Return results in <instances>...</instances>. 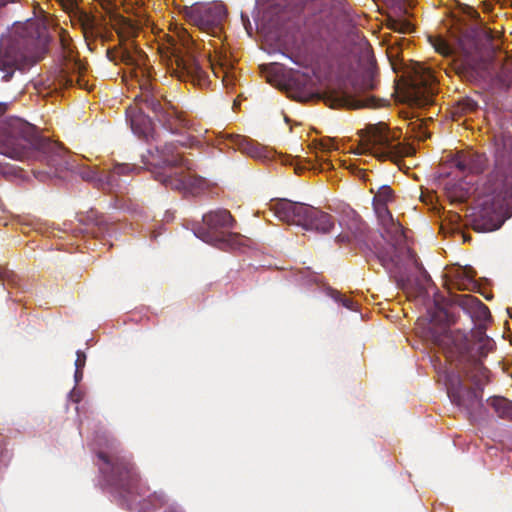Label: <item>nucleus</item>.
I'll return each instance as SVG.
<instances>
[{
	"label": "nucleus",
	"instance_id": "obj_19",
	"mask_svg": "<svg viewBox=\"0 0 512 512\" xmlns=\"http://www.w3.org/2000/svg\"><path fill=\"white\" fill-rule=\"evenodd\" d=\"M472 337L475 340L472 349L477 350L480 355H486L490 350L493 349V340L486 336L482 329H477L472 334Z\"/></svg>",
	"mask_w": 512,
	"mask_h": 512
},
{
	"label": "nucleus",
	"instance_id": "obj_17",
	"mask_svg": "<svg viewBox=\"0 0 512 512\" xmlns=\"http://www.w3.org/2000/svg\"><path fill=\"white\" fill-rule=\"evenodd\" d=\"M127 117L130 120L132 131L141 136L145 135L150 126V120L144 116L143 107H129L127 109Z\"/></svg>",
	"mask_w": 512,
	"mask_h": 512
},
{
	"label": "nucleus",
	"instance_id": "obj_25",
	"mask_svg": "<svg viewBox=\"0 0 512 512\" xmlns=\"http://www.w3.org/2000/svg\"><path fill=\"white\" fill-rule=\"evenodd\" d=\"M136 101L137 103L144 102L147 107H151L154 111H157L160 107L157 100L150 96H145V98L143 96H137Z\"/></svg>",
	"mask_w": 512,
	"mask_h": 512
},
{
	"label": "nucleus",
	"instance_id": "obj_20",
	"mask_svg": "<svg viewBox=\"0 0 512 512\" xmlns=\"http://www.w3.org/2000/svg\"><path fill=\"white\" fill-rule=\"evenodd\" d=\"M444 382L447 388V393L449 397L460 404L459 396H458V385L460 383L459 377L454 373L445 372Z\"/></svg>",
	"mask_w": 512,
	"mask_h": 512
},
{
	"label": "nucleus",
	"instance_id": "obj_7",
	"mask_svg": "<svg viewBox=\"0 0 512 512\" xmlns=\"http://www.w3.org/2000/svg\"><path fill=\"white\" fill-rule=\"evenodd\" d=\"M371 192L374 193V209L382 225L385 237L387 240L393 242V245H401L404 241L405 235L402 227L393 218L387 210V204L393 199V191L387 185L378 187H371Z\"/></svg>",
	"mask_w": 512,
	"mask_h": 512
},
{
	"label": "nucleus",
	"instance_id": "obj_21",
	"mask_svg": "<svg viewBox=\"0 0 512 512\" xmlns=\"http://www.w3.org/2000/svg\"><path fill=\"white\" fill-rule=\"evenodd\" d=\"M208 68L216 77H222L223 82H225L226 79L228 78V68L226 64L222 61L221 56L216 55L214 58L210 56L208 60Z\"/></svg>",
	"mask_w": 512,
	"mask_h": 512
},
{
	"label": "nucleus",
	"instance_id": "obj_26",
	"mask_svg": "<svg viewBox=\"0 0 512 512\" xmlns=\"http://www.w3.org/2000/svg\"><path fill=\"white\" fill-rule=\"evenodd\" d=\"M178 38L181 42V46L188 49L190 42L192 41L191 35L186 30L182 29L181 32L178 33Z\"/></svg>",
	"mask_w": 512,
	"mask_h": 512
},
{
	"label": "nucleus",
	"instance_id": "obj_1",
	"mask_svg": "<svg viewBox=\"0 0 512 512\" xmlns=\"http://www.w3.org/2000/svg\"><path fill=\"white\" fill-rule=\"evenodd\" d=\"M38 25V21L29 20L23 25L15 26L10 35L1 37L0 73L3 80L10 79L25 63L36 62L41 58L28 51L29 41H32L35 35L39 38L43 37V32Z\"/></svg>",
	"mask_w": 512,
	"mask_h": 512
},
{
	"label": "nucleus",
	"instance_id": "obj_31",
	"mask_svg": "<svg viewBox=\"0 0 512 512\" xmlns=\"http://www.w3.org/2000/svg\"><path fill=\"white\" fill-rule=\"evenodd\" d=\"M82 376V369H75L74 379L76 383H78L82 379Z\"/></svg>",
	"mask_w": 512,
	"mask_h": 512
},
{
	"label": "nucleus",
	"instance_id": "obj_38",
	"mask_svg": "<svg viewBox=\"0 0 512 512\" xmlns=\"http://www.w3.org/2000/svg\"><path fill=\"white\" fill-rule=\"evenodd\" d=\"M467 300H468V301H470V302H474V301H476V300H475L474 298H472V297H467Z\"/></svg>",
	"mask_w": 512,
	"mask_h": 512
},
{
	"label": "nucleus",
	"instance_id": "obj_29",
	"mask_svg": "<svg viewBox=\"0 0 512 512\" xmlns=\"http://www.w3.org/2000/svg\"><path fill=\"white\" fill-rule=\"evenodd\" d=\"M380 260L384 266L388 265V262H395V260L391 257H388L387 255H381Z\"/></svg>",
	"mask_w": 512,
	"mask_h": 512
},
{
	"label": "nucleus",
	"instance_id": "obj_24",
	"mask_svg": "<svg viewBox=\"0 0 512 512\" xmlns=\"http://www.w3.org/2000/svg\"><path fill=\"white\" fill-rule=\"evenodd\" d=\"M389 26L399 33H408L413 29L412 24L406 20H391Z\"/></svg>",
	"mask_w": 512,
	"mask_h": 512
},
{
	"label": "nucleus",
	"instance_id": "obj_34",
	"mask_svg": "<svg viewBox=\"0 0 512 512\" xmlns=\"http://www.w3.org/2000/svg\"><path fill=\"white\" fill-rule=\"evenodd\" d=\"M127 169L126 166H119L115 169L114 174H121Z\"/></svg>",
	"mask_w": 512,
	"mask_h": 512
},
{
	"label": "nucleus",
	"instance_id": "obj_6",
	"mask_svg": "<svg viewBox=\"0 0 512 512\" xmlns=\"http://www.w3.org/2000/svg\"><path fill=\"white\" fill-rule=\"evenodd\" d=\"M34 126L20 118L0 121V153L10 158L22 157V142L30 143L34 136Z\"/></svg>",
	"mask_w": 512,
	"mask_h": 512
},
{
	"label": "nucleus",
	"instance_id": "obj_16",
	"mask_svg": "<svg viewBox=\"0 0 512 512\" xmlns=\"http://www.w3.org/2000/svg\"><path fill=\"white\" fill-rule=\"evenodd\" d=\"M486 159L484 155L473 150L460 151L454 158L455 166L461 171L477 173L485 167Z\"/></svg>",
	"mask_w": 512,
	"mask_h": 512
},
{
	"label": "nucleus",
	"instance_id": "obj_2",
	"mask_svg": "<svg viewBox=\"0 0 512 512\" xmlns=\"http://www.w3.org/2000/svg\"><path fill=\"white\" fill-rule=\"evenodd\" d=\"M400 131L391 130L383 122L369 124L361 133V143L355 154L369 153L379 160L398 161L410 153V148L400 141Z\"/></svg>",
	"mask_w": 512,
	"mask_h": 512
},
{
	"label": "nucleus",
	"instance_id": "obj_35",
	"mask_svg": "<svg viewBox=\"0 0 512 512\" xmlns=\"http://www.w3.org/2000/svg\"><path fill=\"white\" fill-rule=\"evenodd\" d=\"M439 317L444 318L447 317L446 313H444L442 310L439 311Z\"/></svg>",
	"mask_w": 512,
	"mask_h": 512
},
{
	"label": "nucleus",
	"instance_id": "obj_37",
	"mask_svg": "<svg viewBox=\"0 0 512 512\" xmlns=\"http://www.w3.org/2000/svg\"><path fill=\"white\" fill-rule=\"evenodd\" d=\"M84 178L87 179V180H92L93 176L87 175V176H84Z\"/></svg>",
	"mask_w": 512,
	"mask_h": 512
},
{
	"label": "nucleus",
	"instance_id": "obj_11",
	"mask_svg": "<svg viewBox=\"0 0 512 512\" xmlns=\"http://www.w3.org/2000/svg\"><path fill=\"white\" fill-rule=\"evenodd\" d=\"M311 206L281 199L271 203V210L284 222L302 226L307 222L308 209Z\"/></svg>",
	"mask_w": 512,
	"mask_h": 512
},
{
	"label": "nucleus",
	"instance_id": "obj_14",
	"mask_svg": "<svg viewBox=\"0 0 512 512\" xmlns=\"http://www.w3.org/2000/svg\"><path fill=\"white\" fill-rule=\"evenodd\" d=\"M303 228L321 233H333L335 236L338 231L331 215L312 206L308 209L307 222L304 223Z\"/></svg>",
	"mask_w": 512,
	"mask_h": 512
},
{
	"label": "nucleus",
	"instance_id": "obj_8",
	"mask_svg": "<svg viewBox=\"0 0 512 512\" xmlns=\"http://www.w3.org/2000/svg\"><path fill=\"white\" fill-rule=\"evenodd\" d=\"M189 21L208 35L218 36L226 19V8L221 2L194 7L188 14Z\"/></svg>",
	"mask_w": 512,
	"mask_h": 512
},
{
	"label": "nucleus",
	"instance_id": "obj_32",
	"mask_svg": "<svg viewBox=\"0 0 512 512\" xmlns=\"http://www.w3.org/2000/svg\"><path fill=\"white\" fill-rule=\"evenodd\" d=\"M323 147L326 150L334 149V142L332 140H327L325 143H323Z\"/></svg>",
	"mask_w": 512,
	"mask_h": 512
},
{
	"label": "nucleus",
	"instance_id": "obj_27",
	"mask_svg": "<svg viewBox=\"0 0 512 512\" xmlns=\"http://www.w3.org/2000/svg\"><path fill=\"white\" fill-rule=\"evenodd\" d=\"M86 356L83 352L77 351V358L75 360V368L82 369L85 366Z\"/></svg>",
	"mask_w": 512,
	"mask_h": 512
},
{
	"label": "nucleus",
	"instance_id": "obj_12",
	"mask_svg": "<svg viewBox=\"0 0 512 512\" xmlns=\"http://www.w3.org/2000/svg\"><path fill=\"white\" fill-rule=\"evenodd\" d=\"M171 46L172 55L174 57L179 77H184L185 75H187L192 79H197L199 82L207 77L206 70L203 68V66L199 64V62L194 58V56L190 54L181 55L180 48L175 43L174 39H172Z\"/></svg>",
	"mask_w": 512,
	"mask_h": 512
},
{
	"label": "nucleus",
	"instance_id": "obj_36",
	"mask_svg": "<svg viewBox=\"0 0 512 512\" xmlns=\"http://www.w3.org/2000/svg\"><path fill=\"white\" fill-rule=\"evenodd\" d=\"M99 457L102 458L106 463H108V459L105 456H103L102 454H99Z\"/></svg>",
	"mask_w": 512,
	"mask_h": 512
},
{
	"label": "nucleus",
	"instance_id": "obj_3",
	"mask_svg": "<svg viewBox=\"0 0 512 512\" xmlns=\"http://www.w3.org/2000/svg\"><path fill=\"white\" fill-rule=\"evenodd\" d=\"M512 215V178H506L500 191L495 190L480 204L473 220L478 232H492L499 229Z\"/></svg>",
	"mask_w": 512,
	"mask_h": 512
},
{
	"label": "nucleus",
	"instance_id": "obj_39",
	"mask_svg": "<svg viewBox=\"0 0 512 512\" xmlns=\"http://www.w3.org/2000/svg\"><path fill=\"white\" fill-rule=\"evenodd\" d=\"M507 311L509 313L510 318L512 319V309H508Z\"/></svg>",
	"mask_w": 512,
	"mask_h": 512
},
{
	"label": "nucleus",
	"instance_id": "obj_22",
	"mask_svg": "<svg viewBox=\"0 0 512 512\" xmlns=\"http://www.w3.org/2000/svg\"><path fill=\"white\" fill-rule=\"evenodd\" d=\"M497 158L503 161L505 158L512 159V137H504L498 144L496 151Z\"/></svg>",
	"mask_w": 512,
	"mask_h": 512
},
{
	"label": "nucleus",
	"instance_id": "obj_18",
	"mask_svg": "<svg viewBox=\"0 0 512 512\" xmlns=\"http://www.w3.org/2000/svg\"><path fill=\"white\" fill-rule=\"evenodd\" d=\"M474 271L470 267H458L451 272L454 284L458 289H468L470 285H473Z\"/></svg>",
	"mask_w": 512,
	"mask_h": 512
},
{
	"label": "nucleus",
	"instance_id": "obj_33",
	"mask_svg": "<svg viewBox=\"0 0 512 512\" xmlns=\"http://www.w3.org/2000/svg\"><path fill=\"white\" fill-rule=\"evenodd\" d=\"M343 305L345 307H347L348 309H353V302L352 300L348 299V298H344L343 301H342Z\"/></svg>",
	"mask_w": 512,
	"mask_h": 512
},
{
	"label": "nucleus",
	"instance_id": "obj_23",
	"mask_svg": "<svg viewBox=\"0 0 512 512\" xmlns=\"http://www.w3.org/2000/svg\"><path fill=\"white\" fill-rule=\"evenodd\" d=\"M429 40L436 52L443 56L451 55L452 47L447 43L446 40L442 39L441 37H430Z\"/></svg>",
	"mask_w": 512,
	"mask_h": 512
},
{
	"label": "nucleus",
	"instance_id": "obj_4",
	"mask_svg": "<svg viewBox=\"0 0 512 512\" xmlns=\"http://www.w3.org/2000/svg\"><path fill=\"white\" fill-rule=\"evenodd\" d=\"M165 170L158 175V180L164 185L177 190H187L194 192L203 183L202 179L197 178L190 172V167L183 162V158L176 146L166 145L161 151Z\"/></svg>",
	"mask_w": 512,
	"mask_h": 512
},
{
	"label": "nucleus",
	"instance_id": "obj_28",
	"mask_svg": "<svg viewBox=\"0 0 512 512\" xmlns=\"http://www.w3.org/2000/svg\"><path fill=\"white\" fill-rule=\"evenodd\" d=\"M464 106L466 110L472 111L476 108V103L473 100H465Z\"/></svg>",
	"mask_w": 512,
	"mask_h": 512
},
{
	"label": "nucleus",
	"instance_id": "obj_13",
	"mask_svg": "<svg viewBox=\"0 0 512 512\" xmlns=\"http://www.w3.org/2000/svg\"><path fill=\"white\" fill-rule=\"evenodd\" d=\"M323 100L331 108H361L374 106L373 99H356L342 89H329L323 95Z\"/></svg>",
	"mask_w": 512,
	"mask_h": 512
},
{
	"label": "nucleus",
	"instance_id": "obj_30",
	"mask_svg": "<svg viewBox=\"0 0 512 512\" xmlns=\"http://www.w3.org/2000/svg\"><path fill=\"white\" fill-rule=\"evenodd\" d=\"M476 302L479 305L481 313L483 314V316L486 317L489 314L488 308L485 305H483L482 303H480L479 301H476Z\"/></svg>",
	"mask_w": 512,
	"mask_h": 512
},
{
	"label": "nucleus",
	"instance_id": "obj_15",
	"mask_svg": "<svg viewBox=\"0 0 512 512\" xmlns=\"http://www.w3.org/2000/svg\"><path fill=\"white\" fill-rule=\"evenodd\" d=\"M340 232L336 234L339 242L350 241V239L361 231V220L359 215L352 209L345 210L338 223Z\"/></svg>",
	"mask_w": 512,
	"mask_h": 512
},
{
	"label": "nucleus",
	"instance_id": "obj_5",
	"mask_svg": "<svg viewBox=\"0 0 512 512\" xmlns=\"http://www.w3.org/2000/svg\"><path fill=\"white\" fill-rule=\"evenodd\" d=\"M202 220L203 225L196 229L195 235L204 242L209 244L226 242L232 248L242 245L244 238L239 234L219 231L232 225L233 219L227 210L209 212L203 216Z\"/></svg>",
	"mask_w": 512,
	"mask_h": 512
},
{
	"label": "nucleus",
	"instance_id": "obj_9",
	"mask_svg": "<svg viewBox=\"0 0 512 512\" xmlns=\"http://www.w3.org/2000/svg\"><path fill=\"white\" fill-rule=\"evenodd\" d=\"M436 93V78L432 71L421 64L414 67V76L409 95L412 101L423 106L432 102V98Z\"/></svg>",
	"mask_w": 512,
	"mask_h": 512
},
{
	"label": "nucleus",
	"instance_id": "obj_10",
	"mask_svg": "<svg viewBox=\"0 0 512 512\" xmlns=\"http://www.w3.org/2000/svg\"><path fill=\"white\" fill-rule=\"evenodd\" d=\"M431 322L430 337L433 343L443 350L447 358L451 359L454 353L463 354L469 350V343L461 334H453L445 326L440 327L438 332L434 329L436 319L432 318Z\"/></svg>",
	"mask_w": 512,
	"mask_h": 512
}]
</instances>
